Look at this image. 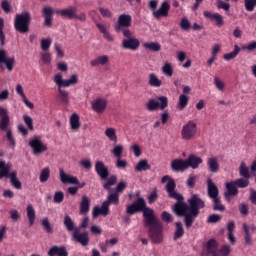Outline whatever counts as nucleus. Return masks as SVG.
<instances>
[{"label": "nucleus", "mask_w": 256, "mask_h": 256, "mask_svg": "<svg viewBox=\"0 0 256 256\" xmlns=\"http://www.w3.org/2000/svg\"><path fill=\"white\" fill-rule=\"evenodd\" d=\"M54 83L58 87V93L61 103L64 105H69V92L63 87H71L72 85H77L79 83V75L74 73L68 79H63V75L61 73H57L54 75Z\"/></svg>", "instance_id": "f257e3e1"}, {"label": "nucleus", "mask_w": 256, "mask_h": 256, "mask_svg": "<svg viewBox=\"0 0 256 256\" xmlns=\"http://www.w3.org/2000/svg\"><path fill=\"white\" fill-rule=\"evenodd\" d=\"M144 227L148 229L150 240L155 245H161L165 237L163 235V223L157 216L150 218L144 223Z\"/></svg>", "instance_id": "f03ea898"}, {"label": "nucleus", "mask_w": 256, "mask_h": 256, "mask_svg": "<svg viewBox=\"0 0 256 256\" xmlns=\"http://www.w3.org/2000/svg\"><path fill=\"white\" fill-rule=\"evenodd\" d=\"M143 213V223H145L149 219H153L157 214L153 208L147 207V203L145 202V198H138L136 202L127 206L126 213L128 215H135V213Z\"/></svg>", "instance_id": "7ed1b4c3"}, {"label": "nucleus", "mask_w": 256, "mask_h": 256, "mask_svg": "<svg viewBox=\"0 0 256 256\" xmlns=\"http://www.w3.org/2000/svg\"><path fill=\"white\" fill-rule=\"evenodd\" d=\"M188 205L191 213L186 215V229H191L195 218L199 215V209H203V207H205V202L199 197V195L194 194L188 199Z\"/></svg>", "instance_id": "20e7f679"}, {"label": "nucleus", "mask_w": 256, "mask_h": 256, "mask_svg": "<svg viewBox=\"0 0 256 256\" xmlns=\"http://www.w3.org/2000/svg\"><path fill=\"white\" fill-rule=\"evenodd\" d=\"M31 23V14L24 12L17 14L14 20V27L18 33H29V25Z\"/></svg>", "instance_id": "39448f33"}, {"label": "nucleus", "mask_w": 256, "mask_h": 256, "mask_svg": "<svg viewBox=\"0 0 256 256\" xmlns=\"http://www.w3.org/2000/svg\"><path fill=\"white\" fill-rule=\"evenodd\" d=\"M182 141H192L197 136V122L190 120L182 126L181 132Z\"/></svg>", "instance_id": "423d86ee"}, {"label": "nucleus", "mask_w": 256, "mask_h": 256, "mask_svg": "<svg viewBox=\"0 0 256 256\" xmlns=\"http://www.w3.org/2000/svg\"><path fill=\"white\" fill-rule=\"evenodd\" d=\"M56 13L58 15H61V17H67L68 19H77L82 23H85V21H87V14L85 12L77 14V8L75 6H69L68 8L57 10Z\"/></svg>", "instance_id": "0eeeda50"}, {"label": "nucleus", "mask_w": 256, "mask_h": 256, "mask_svg": "<svg viewBox=\"0 0 256 256\" xmlns=\"http://www.w3.org/2000/svg\"><path fill=\"white\" fill-rule=\"evenodd\" d=\"M126 39L122 40V47L123 49H129L130 51H137L139 49V39L133 37V32L131 30H123V34Z\"/></svg>", "instance_id": "6e6552de"}, {"label": "nucleus", "mask_w": 256, "mask_h": 256, "mask_svg": "<svg viewBox=\"0 0 256 256\" xmlns=\"http://www.w3.org/2000/svg\"><path fill=\"white\" fill-rule=\"evenodd\" d=\"M167 105H169V100L166 96H159L157 99H150L147 104L146 108L148 111H161L165 110Z\"/></svg>", "instance_id": "1a4fd4ad"}, {"label": "nucleus", "mask_w": 256, "mask_h": 256, "mask_svg": "<svg viewBox=\"0 0 256 256\" xmlns=\"http://www.w3.org/2000/svg\"><path fill=\"white\" fill-rule=\"evenodd\" d=\"M29 147L32 149L33 155L39 156L47 151V145L41 140V136H34L29 140Z\"/></svg>", "instance_id": "9d476101"}, {"label": "nucleus", "mask_w": 256, "mask_h": 256, "mask_svg": "<svg viewBox=\"0 0 256 256\" xmlns=\"http://www.w3.org/2000/svg\"><path fill=\"white\" fill-rule=\"evenodd\" d=\"M131 21H132L131 15L121 14L118 17V21L115 25L116 33H122L123 34V31H129L128 27H131Z\"/></svg>", "instance_id": "9b49d317"}, {"label": "nucleus", "mask_w": 256, "mask_h": 256, "mask_svg": "<svg viewBox=\"0 0 256 256\" xmlns=\"http://www.w3.org/2000/svg\"><path fill=\"white\" fill-rule=\"evenodd\" d=\"M180 198H174L176 199L177 203L174 205V213H176L179 217H184V223L186 224L187 211L189 210V205L187 203L183 202V195L179 194Z\"/></svg>", "instance_id": "f8f14e48"}, {"label": "nucleus", "mask_w": 256, "mask_h": 256, "mask_svg": "<svg viewBox=\"0 0 256 256\" xmlns=\"http://www.w3.org/2000/svg\"><path fill=\"white\" fill-rule=\"evenodd\" d=\"M161 183H167L166 190L171 199H181V196H179V193H177V191L175 190V180H173L169 176H163L161 179Z\"/></svg>", "instance_id": "ddd939ff"}, {"label": "nucleus", "mask_w": 256, "mask_h": 256, "mask_svg": "<svg viewBox=\"0 0 256 256\" xmlns=\"http://www.w3.org/2000/svg\"><path fill=\"white\" fill-rule=\"evenodd\" d=\"M108 103L109 102L106 98L98 97L91 103V107L94 113H97V115H103V113L107 111Z\"/></svg>", "instance_id": "4468645a"}, {"label": "nucleus", "mask_w": 256, "mask_h": 256, "mask_svg": "<svg viewBox=\"0 0 256 256\" xmlns=\"http://www.w3.org/2000/svg\"><path fill=\"white\" fill-rule=\"evenodd\" d=\"M5 65L8 71H13V67H15V57L7 56V51L4 49L0 50V67L1 65Z\"/></svg>", "instance_id": "2eb2a0df"}, {"label": "nucleus", "mask_w": 256, "mask_h": 256, "mask_svg": "<svg viewBox=\"0 0 256 256\" xmlns=\"http://www.w3.org/2000/svg\"><path fill=\"white\" fill-rule=\"evenodd\" d=\"M171 9V4L169 2L164 1L160 5L158 10H154L152 15L154 19H161L162 17H169V11Z\"/></svg>", "instance_id": "dca6fc26"}, {"label": "nucleus", "mask_w": 256, "mask_h": 256, "mask_svg": "<svg viewBox=\"0 0 256 256\" xmlns=\"http://www.w3.org/2000/svg\"><path fill=\"white\" fill-rule=\"evenodd\" d=\"M226 191L224 193L225 199L231 201V197H237L239 190L237 189V185L234 181L227 182L225 184Z\"/></svg>", "instance_id": "f3484780"}, {"label": "nucleus", "mask_w": 256, "mask_h": 256, "mask_svg": "<svg viewBox=\"0 0 256 256\" xmlns=\"http://www.w3.org/2000/svg\"><path fill=\"white\" fill-rule=\"evenodd\" d=\"M59 177L61 183H63L64 185H66L67 183H69L70 185H79V180L77 179V177L65 173V170H63V168L59 169Z\"/></svg>", "instance_id": "a211bd4d"}, {"label": "nucleus", "mask_w": 256, "mask_h": 256, "mask_svg": "<svg viewBox=\"0 0 256 256\" xmlns=\"http://www.w3.org/2000/svg\"><path fill=\"white\" fill-rule=\"evenodd\" d=\"M0 129L1 131H7L9 127V111L7 108L0 105Z\"/></svg>", "instance_id": "6ab92c4d"}, {"label": "nucleus", "mask_w": 256, "mask_h": 256, "mask_svg": "<svg viewBox=\"0 0 256 256\" xmlns=\"http://www.w3.org/2000/svg\"><path fill=\"white\" fill-rule=\"evenodd\" d=\"M95 171L102 181H105L109 177V168L101 161L95 163Z\"/></svg>", "instance_id": "aec40b11"}, {"label": "nucleus", "mask_w": 256, "mask_h": 256, "mask_svg": "<svg viewBox=\"0 0 256 256\" xmlns=\"http://www.w3.org/2000/svg\"><path fill=\"white\" fill-rule=\"evenodd\" d=\"M72 238L74 241H77V243H81L83 247L89 245V234H87V232L80 233L79 229L75 230L72 234Z\"/></svg>", "instance_id": "412c9836"}, {"label": "nucleus", "mask_w": 256, "mask_h": 256, "mask_svg": "<svg viewBox=\"0 0 256 256\" xmlns=\"http://www.w3.org/2000/svg\"><path fill=\"white\" fill-rule=\"evenodd\" d=\"M99 215H103V217H107L109 215V207L107 206V202H103L102 206H95L92 210V217L97 219Z\"/></svg>", "instance_id": "4be33fe9"}, {"label": "nucleus", "mask_w": 256, "mask_h": 256, "mask_svg": "<svg viewBox=\"0 0 256 256\" xmlns=\"http://www.w3.org/2000/svg\"><path fill=\"white\" fill-rule=\"evenodd\" d=\"M206 165L210 173H219V158L217 156H210L207 159Z\"/></svg>", "instance_id": "5701e85b"}, {"label": "nucleus", "mask_w": 256, "mask_h": 256, "mask_svg": "<svg viewBox=\"0 0 256 256\" xmlns=\"http://www.w3.org/2000/svg\"><path fill=\"white\" fill-rule=\"evenodd\" d=\"M207 193L210 199H217L219 197V188L213 183V180L209 178L207 180Z\"/></svg>", "instance_id": "b1692460"}, {"label": "nucleus", "mask_w": 256, "mask_h": 256, "mask_svg": "<svg viewBox=\"0 0 256 256\" xmlns=\"http://www.w3.org/2000/svg\"><path fill=\"white\" fill-rule=\"evenodd\" d=\"M187 167H191V169H198L199 165L203 163V158L199 157L195 154H191L187 159H186Z\"/></svg>", "instance_id": "393cba45"}, {"label": "nucleus", "mask_w": 256, "mask_h": 256, "mask_svg": "<svg viewBox=\"0 0 256 256\" xmlns=\"http://www.w3.org/2000/svg\"><path fill=\"white\" fill-rule=\"evenodd\" d=\"M42 13L45 17L44 25L51 27V25H53V8L51 6H45L42 9Z\"/></svg>", "instance_id": "a878e982"}, {"label": "nucleus", "mask_w": 256, "mask_h": 256, "mask_svg": "<svg viewBox=\"0 0 256 256\" xmlns=\"http://www.w3.org/2000/svg\"><path fill=\"white\" fill-rule=\"evenodd\" d=\"M91 209V199L87 195H83L80 202V215H87Z\"/></svg>", "instance_id": "bb28decb"}, {"label": "nucleus", "mask_w": 256, "mask_h": 256, "mask_svg": "<svg viewBox=\"0 0 256 256\" xmlns=\"http://www.w3.org/2000/svg\"><path fill=\"white\" fill-rule=\"evenodd\" d=\"M11 170L7 171V175L4 177H9L10 178V184L12 185V187H14V189H21L22 184L21 181L19 180V178L17 177V171H12Z\"/></svg>", "instance_id": "cd10ccee"}, {"label": "nucleus", "mask_w": 256, "mask_h": 256, "mask_svg": "<svg viewBox=\"0 0 256 256\" xmlns=\"http://www.w3.org/2000/svg\"><path fill=\"white\" fill-rule=\"evenodd\" d=\"M49 256H69V252H67V248L65 246H53L48 251Z\"/></svg>", "instance_id": "c85d7f7f"}, {"label": "nucleus", "mask_w": 256, "mask_h": 256, "mask_svg": "<svg viewBox=\"0 0 256 256\" xmlns=\"http://www.w3.org/2000/svg\"><path fill=\"white\" fill-rule=\"evenodd\" d=\"M171 167L173 171H186L188 169L187 160L174 159L171 162Z\"/></svg>", "instance_id": "c756f323"}, {"label": "nucleus", "mask_w": 256, "mask_h": 256, "mask_svg": "<svg viewBox=\"0 0 256 256\" xmlns=\"http://www.w3.org/2000/svg\"><path fill=\"white\" fill-rule=\"evenodd\" d=\"M96 27L100 31V33H102V35H103L104 39H106V41H108L109 43H113V41H114L113 36L107 30V26H105V24L96 23Z\"/></svg>", "instance_id": "7c9ffc66"}, {"label": "nucleus", "mask_w": 256, "mask_h": 256, "mask_svg": "<svg viewBox=\"0 0 256 256\" xmlns=\"http://www.w3.org/2000/svg\"><path fill=\"white\" fill-rule=\"evenodd\" d=\"M79 114L73 113L70 116V129L71 131H77L78 129H81V121L79 120Z\"/></svg>", "instance_id": "2f4dec72"}, {"label": "nucleus", "mask_w": 256, "mask_h": 256, "mask_svg": "<svg viewBox=\"0 0 256 256\" xmlns=\"http://www.w3.org/2000/svg\"><path fill=\"white\" fill-rule=\"evenodd\" d=\"M109 63V56L101 55L90 61L91 67H99V65H107Z\"/></svg>", "instance_id": "473e14b6"}, {"label": "nucleus", "mask_w": 256, "mask_h": 256, "mask_svg": "<svg viewBox=\"0 0 256 256\" xmlns=\"http://www.w3.org/2000/svg\"><path fill=\"white\" fill-rule=\"evenodd\" d=\"M219 254V246L217 245V241L211 239L207 242V255H217Z\"/></svg>", "instance_id": "72a5a7b5"}, {"label": "nucleus", "mask_w": 256, "mask_h": 256, "mask_svg": "<svg viewBox=\"0 0 256 256\" xmlns=\"http://www.w3.org/2000/svg\"><path fill=\"white\" fill-rule=\"evenodd\" d=\"M26 214L28 217L30 227H33V225H35V218H36L35 208L33 207V205L31 204L27 205Z\"/></svg>", "instance_id": "f704fd0d"}, {"label": "nucleus", "mask_w": 256, "mask_h": 256, "mask_svg": "<svg viewBox=\"0 0 256 256\" xmlns=\"http://www.w3.org/2000/svg\"><path fill=\"white\" fill-rule=\"evenodd\" d=\"M148 85H150V87L159 88L161 85H163V82L161 79H159V77H157L155 73H151L148 76Z\"/></svg>", "instance_id": "c9c22d12"}, {"label": "nucleus", "mask_w": 256, "mask_h": 256, "mask_svg": "<svg viewBox=\"0 0 256 256\" xmlns=\"http://www.w3.org/2000/svg\"><path fill=\"white\" fill-rule=\"evenodd\" d=\"M64 227H66L69 233H75V231L79 229L75 227V222L73 221V219L70 218L69 215H65L64 217Z\"/></svg>", "instance_id": "e433bc0d"}, {"label": "nucleus", "mask_w": 256, "mask_h": 256, "mask_svg": "<svg viewBox=\"0 0 256 256\" xmlns=\"http://www.w3.org/2000/svg\"><path fill=\"white\" fill-rule=\"evenodd\" d=\"M134 169L137 173H141V171H149L151 169V165H149V161H147V159H142L137 163Z\"/></svg>", "instance_id": "4c0bfd02"}, {"label": "nucleus", "mask_w": 256, "mask_h": 256, "mask_svg": "<svg viewBox=\"0 0 256 256\" xmlns=\"http://www.w3.org/2000/svg\"><path fill=\"white\" fill-rule=\"evenodd\" d=\"M244 231V243L245 245H252L253 239L251 238V228L247 223H243L242 225Z\"/></svg>", "instance_id": "58836bf2"}, {"label": "nucleus", "mask_w": 256, "mask_h": 256, "mask_svg": "<svg viewBox=\"0 0 256 256\" xmlns=\"http://www.w3.org/2000/svg\"><path fill=\"white\" fill-rule=\"evenodd\" d=\"M187 105H189V96H187L185 94H181L179 96L178 104H177L176 108L178 109V111H183V109H185V107H187Z\"/></svg>", "instance_id": "ea45409f"}, {"label": "nucleus", "mask_w": 256, "mask_h": 256, "mask_svg": "<svg viewBox=\"0 0 256 256\" xmlns=\"http://www.w3.org/2000/svg\"><path fill=\"white\" fill-rule=\"evenodd\" d=\"M239 53H241V48L239 47V45L236 44L234 45V50L232 52L223 55V59L225 61H231L235 59L237 55H239Z\"/></svg>", "instance_id": "a19ab883"}, {"label": "nucleus", "mask_w": 256, "mask_h": 256, "mask_svg": "<svg viewBox=\"0 0 256 256\" xmlns=\"http://www.w3.org/2000/svg\"><path fill=\"white\" fill-rule=\"evenodd\" d=\"M144 49L147 51H153L154 53H158V51H161V44L158 42H145L143 44Z\"/></svg>", "instance_id": "79ce46f5"}, {"label": "nucleus", "mask_w": 256, "mask_h": 256, "mask_svg": "<svg viewBox=\"0 0 256 256\" xmlns=\"http://www.w3.org/2000/svg\"><path fill=\"white\" fill-rule=\"evenodd\" d=\"M104 203H107L108 207L110 205H119V194L117 192L110 193Z\"/></svg>", "instance_id": "37998d69"}, {"label": "nucleus", "mask_w": 256, "mask_h": 256, "mask_svg": "<svg viewBox=\"0 0 256 256\" xmlns=\"http://www.w3.org/2000/svg\"><path fill=\"white\" fill-rule=\"evenodd\" d=\"M239 175L244 179H251V174L249 173V167H247V164H245V162L240 163Z\"/></svg>", "instance_id": "c03bdc74"}, {"label": "nucleus", "mask_w": 256, "mask_h": 256, "mask_svg": "<svg viewBox=\"0 0 256 256\" xmlns=\"http://www.w3.org/2000/svg\"><path fill=\"white\" fill-rule=\"evenodd\" d=\"M13 165L11 163H5V161H0V179L7 176V172L11 171Z\"/></svg>", "instance_id": "a18cd8bd"}, {"label": "nucleus", "mask_w": 256, "mask_h": 256, "mask_svg": "<svg viewBox=\"0 0 256 256\" xmlns=\"http://www.w3.org/2000/svg\"><path fill=\"white\" fill-rule=\"evenodd\" d=\"M49 177H51V170L49 167L43 168L39 176L40 183H47V181H49Z\"/></svg>", "instance_id": "49530a36"}, {"label": "nucleus", "mask_w": 256, "mask_h": 256, "mask_svg": "<svg viewBox=\"0 0 256 256\" xmlns=\"http://www.w3.org/2000/svg\"><path fill=\"white\" fill-rule=\"evenodd\" d=\"M176 231L174 233V241H177V239H181L183 235H185V230L183 229V224L181 222H176Z\"/></svg>", "instance_id": "de8ad7c7"}, {"label": "nucleus", "mask_w": 256, "mask_h": 256, "mask_svg": "<svg viewBox=\"0 0 256 256\" xmlns=\"http://www.w3.org/2000/svg\"><path fill=\"white\" fill-rule=\"evenodd\" d=\"M105 135L109 139V141H113V143H117V130L115 128H107L105 130Z\"/></svg>", "instance_id": "09e8293b"}, {"label": "nucleus", "mask_w": 256, "mask_h": 256, "mask_svg": "<svg viewBox=\"0 0 256 256\" xmlns=\"http://www.w3.org/2000/svg\"><path fill=\"white\" fill-rule=\"evenodd\" d=\"M41 225L49 235L53 233V225H51V222L49 221V218H43L41 221Z\"/></svg>", "instance_id": "8fccbe9b"}, {"label": "nucleus", "mask_w": 256, "mask_h": 256, "mask_svg": "<svg viewBox=\"0 0 256 256\" xmlns=\"http://www.w3.org/2000/svg\"><path fill=\"white\" fill-rule=\"evenodd\" d=\"M117 184V176L112 175L106 183L103 184V188L106 189V191H109V193H111V187H113V185Z\"/></svg>", "instance_id": "3c124183"}, {"label": "nucleus", "mask_w": 256, "mask_h": 256, "mask_svg": "<svg viewBox=\"0 0 256 256\" xmlns=\"http://www.w3.org/2000/svg\"><path fill=\"white\" fill-rule=\"evenodd\" d=\"M162 73H164V75H167V77H173V64H171L170 62H166L162 66Z\"/></svg>", "instance_id": "603ef678"}, {"label": "nucleus", "mask_w": 256, "mask_h": 256, "mask_svg": "<svg viewBox=\"0 0 256 256\" xmlns=\"http://www.w3.org/2000/svg\"><path fill=\"white\" fill-rule=\"evenodd\" d=\"M51 43H53V40L51 38H43L40 42V47L42 51L49 52Z\"/></svg>", "instance_id": "864d4df0"}, {"label": "nucleus", "mask_w": 256, "mask_h": 256, "mask_svg": "<svg viewBox=\"0 0 256 256\" xmlns=\"http://www.w3.org/2000/svg\"><path fill=\"white\" fill-rule=\"evenodd\" d=\"M234 184H236V187H239V189H245V187H249V178H239L234 180Z\"/></svg>", "instance_id": "5fc2aeb1"}, {"label": "nucleus", "mask_w": 256, "mask_h": 256, "mask_svg": "<svg viewBox=\"0 0 256 256\" xmlns=\"http://www.w3.org/2000/svg\"><path fill=\"white\" fill-rule=\"evenodd\" d=\"M213 203H214V206H213V209L214 211H225V206L223 204H221V197H218V198H213Z\"/></svg>", "instance_id": "6e6d98bb"}, {"label": "nucleus", "mask_w": 256, "mask_h": 256, "mask_svg": "<svg viewBox=\"0 0 256 256\" xmlns=\"http://www.w3.org/2000/svg\"><path fill=\"white\" fill-rule=\"evenodd\" d=\"M243 1H244V7L246 11H249L250 13L255 11L256 0H243Z\"/></svg>", "instance_id": "4d7b16f0"}, {"label": "nucleus", "mask_w": 256, "mask_h": 256, "mask_svg": "<svg viewBox=\"0 0 256 256\" xmlns=\"http://www.w3.org/2000/svg\"><path fill=\"white\" fill-rule=\"evenodd\" d=\"M40 59L44 65H51V61H52L51 53L42 52Z\"/></svg>", "instance_id": "13d9d810"}, {"label": "nucleus", "mask_w": 256, "mask_h": 256, "mask_svg": "<svg viewBox=\"0 0 256 256\" xmlns=\"http://www.w3.org/2000/svg\"><path fill=\"white\" fill-rule=\"evenodd\" d=\"M23 121L26 127H28V131H33L35 129L33 126V118H31V116L23 115Z\"/></svg>", "instance_id": "bf43d9fd"}, {"label": "nucleus", "mask_w": 256, "mask_h": 256, "mask_svg": "<svg viewBox=\"0 0 256 256\" xmlns=\"http://www.w3.org/2000/svg\"><path fill=\"white\" fill-rule=\"evenodd\" d=\"M111 153L116 157L117 159L121 158L123 155V146L121 145H116L114 148L111 150Z\"/></svg>", "instance_id": "052dcab7"}, {"label": "nucleus", "mask_w": 256, "mask_h": 256, "mask_svg": "<svg viewBox=\"0 0 256 256\" xmlns=\"http://www.w3.org/2000/svg\"><path fill=\"white\" fill-rule=\"evenodd\" d=\"M214 85L218 91H225V82L219 79V77H214Z\"/></svg>", "instance_id": "680f3d73"}, {"label": "nucleus", "mask_w": 256, "mask_h": 256, "mask_svg": "<svg viewBox=\"0 0 256 256\" xmlns=\"http://www.w3.org/2000/svg\"><path fill=\"white\" fill-rule=\"evenodd\" d=\"M217 9H223L224 11H229L231 9V5L229 3L224 2L223 0L216 1Z\"/></svg>", "instance_id": "e2e57ef3"}, {"label": "nucleus", "mask_w": 256, "mask_h": 256, "mask_svg": "<svg viewBox=\"0 0 256 256\" xmlns=\"http://www.w3.org/2000/svg\"><path fill=\"white\" fill-rule=\"evenodd\" d=\"M239 212L243 217H247L249 215V205L247 203H241L239 205Z\"/></svg>", "instance_id": "0e129e2a"}, {"label": "nucleus", "mask_w": 256, "mask_h": 256, "mask_svg": "<svg viewBox=\"0 0 256 256\" xmlns=\"http://www.w3.org/2000/svg\"><path fill=\"white\" fill-rule=\"evenodd\" d=\"M180 27L183 31H189L191 29V22L187 18H182L180 22Z\"/></svg>", "instance_id": "69168bd1"}, {"label": "nucleus", "mask_w": 256, "mask_h": 256, "mask_svg": "<svg viewBox=\"0 0 256 256\" xmlns=\"http://www.w3.org/2000/svg\"><path fill=\"white\" fill-rule=\"evenodd\" d=\"M229 253H231V247L229 245H224L218 250L219 256H229Z\"/></svg>", "instance_id": "338daca9"}, {"label": "nucleus", "mask_w": 256, "mask_h": 256, "mask_svg": "<svg viewBox=\"0 0 256 256\" xmlns=\"http://www.w3.org/2000/svg\"><path fill=\"white\" fill-rule=\"evenodd\" d=\"M63 199H65V194L63 192L58 191L54 194V203H63Z\"/></svg>", "instance_id": "774afa93"}]
</instances>
